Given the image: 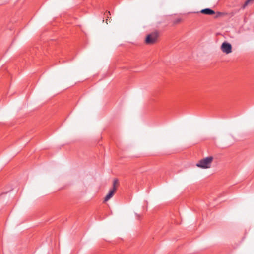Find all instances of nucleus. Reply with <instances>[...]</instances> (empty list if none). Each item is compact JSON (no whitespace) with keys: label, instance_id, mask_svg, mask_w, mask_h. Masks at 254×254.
Segmentation results:
<instances>
[{"label":"nucleus","instance_id":"nucleus-6","mask_svg":"<svg viewBox=\"0 0 254 254\" xmlns=\"http://www.w3.org/2000/svg\"><path fill=\"white\" fill-rule=\"evenodd\" d=\"M119 181L117 179H115L113 183V187L110 190H114V192H115L117 190V188L119 186Z\"/></svg>","mask_w":254,"mask_h":254},{"label":"nucleus","instance_id":"nucleus-8","mask_svg":"<svg viewBox=\"0 0 254 254\" xmlns=\"http://www.w3.org/2000/svg\"><path fill=\"white\" fill-rule=\"evenodd\" d=\"M181 21V19H177L175 21V23H179Z\"/></svg>","mask_w":254,"mask_h":254},{"label":"nucleus","instance_id":"nucleus-4","mask_svg":"<svg viewBox=\"0 0 254 254\" xmlns=\"http://www.w3.org/2000/svg\"><path fill=\"white\" fill-rule=\"evenodd\" d=\"M200 12L202 14L208 15H212L215 13V11L210 8H205L201 10Z\"/></svg>","mask_w":254,"mask_h":254},{"label":"nucleus","instance_id":"nucleus-9","mask_svg":"<svg viewBox=\"0 0 254 254\" xmlns=\"http://www.w3.org/2000/svg\"><path fill=\"white\" fill-rule=\"evenodd\" d=\"M221 14V13L220 12H218L217 13V16H216V17H218L219 15H220Z\"/></svg>","mask_w":254,"mask_h":254},{"label":"nucleus","instance_id":"nucleus-2","mask_svg":"<svg viewBox=\"0 0 254 254\" xmlns=\"http://www.w3.org/2000/svg\"><path fill=\"white\" fill-rule=\"evenodd\" d=\"M159 34L158 32H154L147 35L145 39V43L147 44H153L157 42L158 39Z\"/></svg>","mask_w":254,"mask_h":254},{"label":"nucleus","instance_id":"nucleus-7","mask_svg":"<svg viewBox=\"0 0 254 254\" xmlns=\"http://www.w3.org/2000/svg\"><path fill=\"white\" fill-rule=\"evenodd\" d=\"M254 0H247L244 4L242 6V9H245L249 4L253 3Z\"/></svg>","mask_w":254,"mask_h":254},{"label":"nucleus","instance_id":"nucleus-10","mask_svg":"<svg viewBox=\"0 0 254 254\" xmlns=\"http://www.w3.org/2000/svg\"><path fill=\"white\" fill-rule=\"evenodd\" d=\"M108 13L110 15V12H108Z\"/></svg>","mask_w":254,"mask_h":254},{"label":"nucleus","instance_id":"nucleus-1","mask_svg":"<svg viewBox=\"0 0 254 254\" xmlns=\"http://www.w3.org/2000/svg\"><path fill=\"white\" fill-rule=\"evenodd\" d=\"M213 160V157L212 156H208L200 160L196 165L197 167L202 169L210 168Z\"/></svg>","mask_w":254,"mask_h":254},{"label":"nucleus","instance_id":"nucleus-5","mask_svg":"<svg viewBox=\"0 0 254 254\" xmlns=\"http://www.w3.org/2000/svg\"><path fill=\"white\" fill-rule=\"evenodd\" d=\"M115 192H114V190H110L109 191V193L106 195L105 197L104 198V202H107L109 199H110L114 195Z\"/></svg>","mask_w":254,"mask_h":254},{"label":"nucleus","instance_id":"nucleus-3","mask_svg":"<svg viewBox=\"0 0 254 254\" xmlns=\"http://www.w3.org/2000/svg\"><path fill=\"white\" fill-rule=\"evenodd\" d=\"M221 49L223 52L229 54L232 52V46L229 43L224 42L221 45Z\"/></svg>","mask_w":254,"mask_h":254}]
</instances>
